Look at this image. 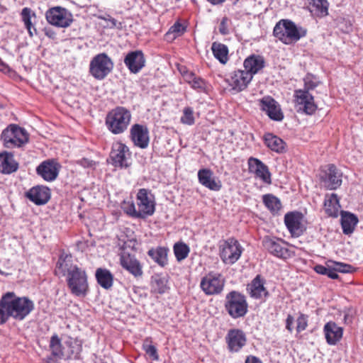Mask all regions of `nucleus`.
<instances>
[{
    "instance_id": "nucleus-1",
    "label": "nucleus",
    "mask_w": 363,
    "mask_h": 363,
    "mask_svg": "<svg viewBox=\"0 0 363 363\" xmlns=\"http://www.w3.org/2000/svg\"><path fill=\"white\" fill-rule=\"evenodd\" d=\"M72 255L62 254L57 262V269L66 276V282L70 293L77 297H85L89 291L88 275L86 272L74 264Z\"/></svg>"
},
{
    "instance_id": "nucleus-2",
    "label": "nucleus",
    "mask_w": 363,
    "mask_h": 363,
    "mask_svg": "<svg viewBox=\"0 0 363 363\" xmlns=\"http://www.w3.org/2000/svg\"><path fill=\"white\" fill-rule=\"evenodd\" d=\"M34 303L26 296H17L14 292H7L0 299V325L9 318L16 320H24L33 310Z\"/></svg>"
},
{
    "instance_id": "nucleus-3",
    "label": "nucleus",
    "mask_w": 363,
    "mask_h": 363,
    "mask_svg": "<svg viewBox=\"0 0 363 363\" xmlns=\"http://www.w3.org/2000/svg\"><path fill=\"white\" fill-rule=\"evenodd\" d=\"M136 203L138 208L133 201H124L122 209L125 213L134 218L144 219L154 214L155 203L148 189H139L136 195Z\"/></svg>"
},
{
    "instance_id": "nucleus-4",
    "label": "nucleus",
    "mask_w": 363,
    "mask_h": 363,
    "mask_svg": "<svg viewBox=\"0 0 363 363\" xmlns=\"http://www.w3.org/2000/svg\"><path fill=\"white\" fill-rule=\"evenodd\" d=\"M273 34L283 43L290 45L305 37L307 35V29L297 26L291 20L282 19L275 25Z\"/></svg>"
},
{
    "instance_id": "nucleus-5",
    "label": "nucleus",
    "mask_w": 363,
    "mask_h": 363,
    "mask_svg": "<svg viewBox=\"0 0 363 363\" xmlns=\"http://www.w3.org/2000/svg\"><path fill=\"white\" fill-rule=\"evenodd\" d=\"M131 118L130 110L118 106L108 111L105 118V124L112 134L120 135L128 129Z\"/></svg>"
},
{
    "instance_id": "nucleus-6",
    "label": "nucleus",
    "mask_w": 363,
    "mask_h": 363,
    "mask_svg": "<svg viewBox=\"0 0 363 363\" xmlns=\"http://www.w3.org/2000/svg\"><path fill=\"white\" fill-rule=\"evenodd\" d=\"M224 307L233 319L243 318L248 311L245 296L237 291H231L226 294Z\"/></svg>"
},
{
    "instance_id": "nucleus-7",
    "label": "nucleus",
    "mask_w": 363,
    "mask_h": 363,
    "mask_svg": "<svg viewBox=\"0 0 363 363\" xmlns=\"http://www.w3.org/2000/svg\"><path fill=\"white\" fill-rule=\"evenodd\" d=\"M1 140L6 148L20 147L28 142L29 135L19 125L10 124L2 131Z\"/></svg>"
},
{
    "instance_id": "nucleus-8",
    "label": "nucleus",
    "mask_w": 363,
    "mask_h": 363,
    "mask_svg": "<svg viewBox=\"0 0 363 363\" xmlns=\"http://www.w3.org/2000/svg\"><path fill=\"white\" fill-rule=\"evenodd\" d=\"M113 62L107 54L95 55L89 64V73L97 80L104 79L113 70Z\"/></svg>"
},
{
    "instance_id": "nucleus-9",
    "label": "nucleus",
    "mask_w": 363,
    "mask_h": 363,
    "mask_svg": "<svg viewBox=\"0 0 363 363\" xmlns=\"http://www.w3.org/2000/svg\"><path fill=\"white\" fill-rule=\"evenodd\" d=\"M225 280L220 273L211 272L202 277L200 287L207 296L218 295L222 293Z\"/></svg>"
},
{
    "instance_id": "nucleus-10",
    "label": "nucleus",
    "mask_w": 363,
    "mask_h": 363,
    "mask_svg": "<svg viewBox=\"0 0 363 363\" xmlns=\"http://www.w3.org/2000/svg\"><path fill=\"white\" fill-rule=\"evenodd\" d=\"M48 23L57 28H67L73 21L72 14L62 6H54L45 12Z\"/></svg>"
},
{
    "instance_id": "nucleus-11",
    "label": "nucleus",
    "mask_w": 363,
    "mask_h": 363,
    "mask_svg": "<svg viewBox=\"0 0 363 363\" xmlns=\"http://www.w3.org/2000/svg\"><path fill=\"white\" fill-rule=\"evenodd\" d=\"M220 256L227 264H234L241 256L243 248L235 238H230L220 245Z\"/></svg>"
},
{
    "instance_id": "nucleus-12",
    "label": "nucleus",
    "mask_w": 363,
    "mask_h": 363,
    "mask_svg": "<svg viewBox=\"0 0 363 363\" xmlns=\"http://www.w3.org/2000/svg\"><path fill=\"white\" fill-rule=\"evenodd\" d=\"M111 163L116 168L126 169L130 167L128 159L130 157L129 148L121 142L113 144L110 152Z\"/></svg>"
},
{
    "instance_id": "nucleus-13",
    "label": "nucleus",
    "mask_w": 363,
    "mask_h": 363,
    "mask_svg": "<svg viewBox=\"0 0 363 363\" xmlns=\"http://www.w3.org/2000/svg\"><path fill=\"white\" fill-rule=\"evenodd\" d=\"M264 247L272 255L279 258L287 259L293 253L285 247L287 245L282 239L277 238L264 237L262 241Z\"/></svg>"
},
{
    "instance_id": "nucleus-14",
    "label": "nucleus",
    "mask_w": 363,
    "mask_h": 363,
    "mask_svg": "<svg viewBox=\"0 0 363 363\" xmlns=\"http://www.w3.org/2000/svg\"><path fill=\"white\" fill-rule=\"evenodd\" d=\"M260 109L274 121H281L284 115L279 104L272 96H264L259 100Z\"/></svg>"
},
{
    "instance_id": "nucleus-15",
    "label": "nucleus",
    "mask_w": 363,
    "mask_h": 363,
    "mask_svg": "<svg viewBox=\"0 0 363 363\" xmlns=\"http://www.w3.org/2000/svg\"><path fill=\"white\" fill-rule=\"evenodd\" d=\"M227 348L231 353L239 352L247 343V337L243 330L230 329L225 337Z\"/></svg>"
},
{
    "instance_id": "nucleus-16",
    "label": "nucleus",
    "mask_w": 363,
    "mask_h": 363,
    "mask_svg": "<svg viewBox=\"0 0 363 363\" xmlns=\"http://www.w3.org/2000/svg\"><path fill=\"white\" fill-rule=\"evenodd\" d=\"M294 98L295 102L299 106L298 111H301L307 115H312L318 108L313 96L307 91L295 90Z\"/></svg>"
},
{
    "instance_id": "nucleus-17",
    "label": "nucleus",
    "mask_w": 363,
    "mask_h": 363,
    "mask_svg": "<svg viewBox=\"0 0 363 363\" xmlns=\"http://www.w3.org/2000/svg\"><path fill=\"white\" fill-rule=\"evenodd\" d=\"M252 79L250 74H248L245 70L238 69L231 72L225 81L232 88V90L238 93L245 90Z\"/></svg>"
},
{
    "instance_id": "nucleus-18",
    "label": "nucleus",
    "mask_w": 363,
    "mask_h": 363,
    "mask_svg": "<svg viewBox=\"0 0 363 363\" xmlns=\"http://www.w3.org/2000/svg\"><path fill=\"white\" fill-rule=\"evenodd\" d=\"M60 167L55 160H47L37 167L36 173L45 181L52 182L57 177Z\"/></svg>"
},
{
    "instance_id": "nucleus-19",
    "label": "nucleus",
    "mask_w": 363,
    "mask_h": 363,
    "mask_svg": "<svg viewBox=\"0 0 363 363\" xmlns=\"http://www.w3.org/2000/svg\"><path fill=\"white\" fill-rule=\"evenodd\" d=\"M248 171L266 184H271V173L268 167L260 160L250 157L247 160Z\"/></svg>"
},
{
    "instance_id": "nucleus-20",
    "label": "nucleus",
    "mask_w": 363,
    "mask_h": 363,
    "mask_svg": "<svg viewBox=\"0 0 363 363\" xmlns=\"http://www.w3.org/2000/svg\"><path fill=\"white\" fill-rule=\"evenodd\" d=\"M25 196L37 206L46 204L50 199V189L45 186L37 185L25 193Z\"/></svg>"
},
{
    "instance_id": "nucleus-21",
    "label": "nucleus",
    "mask_w": 363,
    "mask_h": 363,
    "mask_svg": "<svg viewBox=\"0 0 363 363\" xmlns=\"http://www.w3.org/2000/svg\"><path fill=\"white\" fill-rule=\"evenodd\" d=\"M302 217V213L297 211L289 212L285 214L284 223L292 237L298 238L303 234Z\"/></svg>"
},
{
    "instance_id": "nucleus-22",
    "label": "nucleus",
    "mask_w": 363,
    "mask_h": 363,
    "mask_svg": "<svg viewBox=\"0 0 363 363\" xmlns=\"http://www.w3.org/2000/svg\"><path fill=\"white\" fill-rule=\"evenodd\" d=\"M130 137L135 146L142 149L148 146L149 131L146 126L138 123L133 125L130 130Z\"/></svg>"
},
{
    "instance_id": "nucleus-23",
    "label": "nucleus",
    "mask_w": 363,
    "mask_h": 363,
    "mask_svg": "<svg viewBox=\"0 0 363 363\" xmlns=\"http://www.w3.org/2000/svg\"><path fill=\"white\" fill-rule=\"evenodd\" d=\"M124 63L131 73H138L145 65L143 52L139 50L129 52L124 58Z\"/></svg>"
},
{
    "instance_id": "nucleus-24",
    "label": "nucleus",
    "mask_w": 363,
    "mask_h": 363,
    "mask_svg": "<svg viewBox=\"0 0 363 363\" xmlns=\"http://www.w3.org/2000/svg\"><path fill=\"white\" fill-rule=\"evenodd\" d=\"M120 264L123 269L135 277H139L143 275L142 264L134 255L126 252L122 253L120 256Z\"/></svg>"
},
{
    "instance_id": "nucleus-25",
    "label": "nucleus",
    "mask_w": 363,
    "mask_h": 363,
    "mask_svg": "<svg viewBox=\"0 0 363 363\" xmlns=\"http://www.w3.org/2000/svg\"><path fill=\"white\" fill-rule=\"evenodd\" d=\"M264 284L265 280L259 274L257 275L247 287L250 296L255 299L268 297L269 294Z\"/></svg>"
},
{
    "instance_id": "nucleus-26",
    "label": "nucleus",
    "mask_w": 363,
    "mask_h": 363,
    "mask_svg": "<svg viewBox=\"0 0 363 363\" xmlns=\"http://www.w3.org/2000/svg\"><path fill=\"white\" fill-rule=\"evenodd\" d=\"M326 342L328 345H335L342 337L343 330L335 322H328L323 328Z\"/></svg>"
},
{
    "instance_id": "nucleus-27",
    "label": "nucleus",
    "mask_w": 363,
    "mask_h": 363,
    "mask_svg": "<svg viewBox=\"0 0 363 363\" xmlns=\"http://www.w3.org/2000/svg\"><path fill=\"white\" fill-rule=\"evenodd\" d=\"M323 181L327 184L330 189H336L342 184V174L333 164L328 165Z\"/></svg>"
},
{
    "instance_id": "nucleus-28",
    "label": "nucleus",
    "mask_w": 363,
    "mask_h": 363,
    "mask_svg": "<svg viewBox=\"0 0 363 363\" xmlns=\"http://www.w3.org/2000/svg\"><path fill=\"white\" fill-rule=\"evenodd\" d=\"M212 176L213 172L208 169H201L198 172L199 181L203 186L212 191H219L222 187L221 183Z\"/></svg>"
},
{
    "instance_id": "nucleus-29",
    "label": "nucleus",
    "mask_w": 363,
    "mask_h": 363,
    "mask_svg": "<svg viewBox=\"0 0 363 363\" xmlns=\"http://www.w3.org/2000/svg\"><path fill=\"white\" fill-rule=\"evenodd\" d=\"M0 167L2 174H10L18 169L19 164L12 153L4 152L0 153Z\"/></svg>"
},
{
    "instance_id": "nucleus-30",
    "label": "nucleus",
    "mask_w": 363,
    "mask_h": 363,
    "mask_svg": "<svg viewBox=\"0 0 363 363\" xmlns=\"http://www.w3.org/2000/svg\"><path fill=\"white\" fill-rule=\"evenodd\" d=\"M264 60L260 55H252L247 57L243 63L245 71L250 74L252 78L264 67Z\"/></svg>"
},
{
    "instance_id": "nucleus-31",
    "label": "nucleus",
    "mask_w": 363,
    "mask_h": 363,
    "mask_svg": "<svg viewBox=\"0 0 363 363\" xmlns=\"http://www.w3.org/2000/svg\"><path fill=\"white\" fill-rule=\"evenodd\" d=\"M264 142L265 145L272 151L277 153H284L286 152V143L273 133H265L264 135Z\"/></svg>"
},
{
    "instance_id": "nucleus-32",
    "label": "nucleus",
    "mask_w": 363,
    "mask_h": 363,
    "mask_svg": "<svg viewBox=\"0 0 363 363\" xmlns=\"http://www.w3.org/2000/svg\"><path fill=\"white\" fill-rule=\"evenodd\" d=\"M169 249L167 247L159 246L152 247L147 252V255L159 266L164 267L168 263L167 255Z\"/></svg>"
},
{
    "instance_id": "nucleus-33",
    "label": "nucleus",
    "mask_w": 363,
    "mask_h": 363,
    "mask_svg": "<svg viewBox=\"0 0 363 363\" xmlns=\"http://www.w3.org/2000/svg\"><path fill=\"white\" fill-rule=\"evenodd\" d=\"M357 223L358 218L354 214L347 211L341 212V225L344 234L352 233Z\"/></svg>"
},
{
    "instance_id": "nucleus-34",
    "label": "nucleus",
    "mask_w": 363,
    "mask_h": 363,
    "mask_svg": "<svg viewBox=\"0 0 363 363\" xmlns=\"http://www.w3.org/2000/svg\"><path fill=\"white\" fill-rule=\"evenodd\" d=\"M97 283L104 289H110L113 284V275L107 269L98 268L96 271Z\"/></svg>"
},
{
    "instance_id": "nucleus-35",
    "label": "nucleus",
    "mask_w": 363,
    "mask_h": 363,
    "mask_svg": "<svg viewBox=\"0 0 363 363\" xmlns=\"http://www.w3.org/2000/svg\"><path fill=\"white\" fill-rule=\"evenodd\" d=\"M329 3L327 0H311L310 11L317 17H324L328 14Z\"/></svg>"
},
{
    "instance_id": "nucleus-36",
    "label": "nucleus",
    "mask_w": 363,
    "mask_h": 363,
    "mask_svg": "<svg viewBox=\"0 0 363 363\" xmlns=\"http://www.w3.org/2000/svg\"><path fill=\"white\" fill-rule=\"evenodd\" d=\"M65 345L68 347L67 358L78 359L82 350V342L77 338L69 337L65 342Z\"/></svg>"
},
{
    "instance_id": "nucleus-37",
    "label": "nucleus",
    "mask_w": 363,
    "mask_h": 363,
    "mask_svg": "<svg viewBox=\"0 0 363 363\" xmlns=\"http://www.w3.org/2000/svg\"><path fill=\"white\" fill-rule=\"evenodd\" d=\"M211 50L215 58L221 64L225 65L228 60V48L227 45L214 42L212 43Z\"/></svg>"
},
{
    "instance_id": "nucleus-38",
    "label": "nucleus",
    "mask_w": 363,
    "mask_h": 363,
    "mask_svg": "<svg viewBox=\"0 0 363 363\" xmlns=\"http://www.w3.org/2000/svg\"><path fill=\"white\" fill-rule=\"evenodd\" d=\"M21 16L22 21L23 22L24 26L28 30L29 36L30 38L33 37V33H32V28L35 31V35H37V30L31 22L32 16L35 17V12L33 11L31 9L28 7H25L22 9Z\"/></svg>"
},
{
    "instance_id": "nucleus-39",
    "label": "nucleus",
    "mask_w": 363,
    "mask_h": 363,
    "mask_svg": "<svg viewBox=\"0 0 363 363\" xmlns=\"http://www.w3.org/2000/svg\"><path fill=\"white\" fill-rule=\"evenodd\" d=\"M340 207L339 199L335 194H332L325 201V212L330 216L337 217Z\"/></svg>"
},
{
    "instance_id": "nucleus-40",
    "label": "nucleus",
    "mask_w": 363,
    "mask_h": 363,
    "mask_svg": "<svg viewBox=\"0 0 363 363\" xmlns=\"http://www.w3.org/2000/svg\"><path fill=\"white\" fill-rule=\"evenodd\" d=\"M262 201L265 206L273 214L277 213L281 208L280 200L272 194H265L262 196Z\"/></svg>"
},
{
    "instance_id": "nucleus-41",
    "label": "nucleus",
    "mask_w": 363,
    "mask_h": 363,
    "mask_svg": "<svg viewBox=\"0 0 363 363\" xmlns=\"http://www.w3.org/2000/svg\"><path fill=\"white\" fill-rule=\"evenodd\" d=\"M314 271L322 275H325L332 279H337L339 276L333 271V265H332V260H328L325 262V265L317 264L314 267Z\"/></svg>"
},
{
    "instance_id": "nucleus-42",
    "label": "nucleus",
    "mask_w": 363,
    "mask_h": 363,
    "mask_svg": "<svg viewBox=\"0 0 363 363\" xmlns=\"http://www.w3.org/2000/svg\"><path fill=\"white\" fill-rule=\"evenodd\" d=\"M151 286L154 292L160 294H164L168 289L167 281L164 277L157 274L152 278Z\"/></svg>"
},
{
    "instance_id": "nucleus-43",
    "label": "nucleus",
    "mask_w": 363,
    "mask_h": 363,
    "mask_svg": "<svg viewBox=\"0 0 363 363\" xmlns=\"http://www.w3.org/2000/svg\"><path fill=\"white\" fill-rule=\"evenodd\" d=\"M50 348L51 354L55 359H62L64 357V353L62 351V346L61 340L57 335H53L50 341Z\"/></svg>"
},
{
    "instance_id": "nucleus-44",
    "label": "nucleus",
    "mask_w": 363,
    "mask_h": 363,
    "mask_svg": "<svg viewBox=\"0 0 363 363\" xmlns=\"http://www.w3.org/2000/svg\"><path fill=\"white\" fill-rule=\"evenodd\" d=\"M186 30V26L177 21L169 28L165 35L167 38H171L172 40H174L177 37L182 36Z\"/></svg>"
},
{
    "instance_id": "nucleus-45",
    "label": "nucleus",
    "mask_w": 363,
    "mask_h": 363,
    "mask_svg": "<svg viewBox=\"0 0 363 363\" xmlns=\"http://www.w3.org/2000/svg\"><path fill=\"white\" fill-rule=\"evenodd\" d=\"M173 250L175 257L178 262L186 259L190 252L189 247L184 242L175 243Z\"/></svg>"
},
{
    "instance_id": "nucleus-46",
    "label": "nucleus",
    "mask_w": 363,
    "mask_h": 363,
    "mask_svg": "<svg viewBox=\"0 0 363 363\" xmlns=\"http://www.w3.org/2000/svg\"><path fill=\"white\" fill-rule=\"evenodd\" d=\"M143 350L145 352L146 354L148 355L152 360H158L159 355L157 352V349L155 345H152L151 337H147L145 339L143 343Z\"/></svg>"
},
{
    "instance_id": "nucleus-47",
    "label": "nucleus",
    "mask_w": 363,
    "mask_h": 363,
    "mask_svg": "<svg viewBox=\"0 0 363 363\" xmlns=\"http://www.w3.org/2000/svg\"><path fill=\"white\" fill-rule=\"evenodd\" d=\"M332 265H333V271L335 273H352L355 271V267L353 266L345 264L343 262H335L332 260Z\"/></svg>"
},
{
    "instance_id": "nucleus-48",
    "label": "nucleus",
    "mask_w": 363,
    "mask_h": 363,
    "mask_svg": "<svg viewBox=\"0 0 363 363\" xmlns=\"http://www.w3.org/2000/svg\"><path fill=\"white\" fill-rule=\"evenodd\" d=\"M184 124L191 125L194 123V111L191 107H185L183 110V115L180 119Z\"/></svg>"
},
{
    "instance_id": "nucleus-49",
    "label": "nucleus",
    "mask_w": 363,
    "mask_h": 363,
    "mask_svg": "<svg viewBox=\"0 0 363 363\" xmlns=\"http://www.w3.org/2000/svg\"><path fill=\"white\" fill-rule=\"evenodd\" d=\"M304 89L302 91H307L309 92L310 90L314 89L318 86L319 82L316 80L315 76L311 74H308L303 78Z\"/></svg>"
},
{
    "instance_id": "nucleus-50",
    "label": "nucleus",
    "mask_w": 363,
    "mask_h": 363,
    "mask_svg": "<svg viewBox=\"0 0 363 363\" xmlns=\"http://www.w3.org/2000/svg\"><path fill=\"white\" fill-rule=\"evenodd\" d=\"M207 82L201 77L196 76L195 79L190 84L191 87L198 92L206 91Z\"/></svg>"
},
{
    "instance_id": "nucleus-51",
    "label": "nucleus",
    "mask_w": 363,
    "mask_h": 363,
    "mask_svg": "<svg viewBox=\"0 0 363 363\" xmlns=\"http://www.w3.org/2000/svg\"><path fill=\"white\" fill-rule=\"evenodd\" d=\"M308 316L302 313H299V315L296 320V331L297 333H301L305 330L308 327Z\"/></svg>"
},
{
    "instance_id": "nucleus-52",
    "label": "nucleus",
    "mask_w": 363,
    "mask_h": 363,
    "mask_svg": "<svg viewBox=\"0 0 363 363\" xmlns=\"http://www.w3.org/2000/svg\"><path fill=\"white\" fill-rule=\"evenodd\" d=\"M228 21H229L228 18L226 16H224L220 23L218 30H219L220 33L223 35H226L229 34V30H228Z\"/></svg>"
},
{
    "instance_id": "nucleus-53",
    "label": "nucleus",
    "mask_w": 363,
    "mask_h": 363,
    "mask_svg": "<svg viewBox=\"0 0 363 363\" xmlns=\"http://www.w3.org/2000/svg\"><path fill=\"white\" fill-rule=\"evenodd\" d=\"M181 74L182 75L184 81L188 83L189 85L192 82V81L195 79L196 74L193 72L186 70L183 72L182 69H179Z\"/></svg>"
},
{
    "instance_id": "nucleus-54",
    "label": "nucleus",
    "mask_w": 363,
    "mask_h": 363,
    "mask_svg": "<svg viewBox=\"0 0 363 363\" xmlns=\"http://www.w3.org/2000/svg\"><path fill=\"white\" fill-rule=\"evenodd\" d=\"M101 18L106 21H108L110 23L111 28H116L118 29L122 28V23L109 15H108L106 18L102 17Z\"/></svg>"
},
{
    "instance_id": "nucleus-55",
    "label": "nucleus",
    "mask_w": 363,
    "mask_h": 363,
    "mask_svg": "<svg viewBox=\"0 0 363 363\" xmlns=\"http://www.w3.org/2000/svg\"><path fill=\"white\" fill-rule=\"evenodd\" d=\"M294 322V318L292 315L289 314L286 319V329L291 333L293 332V324Z\"/></svg>"
},
{
    "instance_id": "nucleus-56",
    "label": "nucleus",
    "mask_w": 363,
    "mask_h": 363,
    "mask_svg": "<svg viewBox=\"0 0 363 363\" xmlns=\"http://www.w3.org/2000/svg\"><path fill=\"white\" fill-rule=\"evenodd\" d=\"M43 31L45 35L49 38L52 40L55 39L56 33L51 28L45 27L43 28Z\"/></svg>"
},
{
    "instance_id": "nucleus-57",
    "label": "nucleus",
    "mask_w": 363,
    "mask_h": 363,
    "mask_svg": "<svg viewBox=\"0 0 363 363\" xmlns=\"http://www.w3.org/2000/svg\"><path fill=\"white\" fill-rule=\"evenodd\" d=\"M79 164L84 167H90L94 164V162L86 158H83L79 162Z\"/></svg>"
},
{
    "instance_id": "nucleus-58",
    "label": "nucleus",
    "mask_w": 363,
    "mask_h": 363,
    "mask_svg": "<svg viewBox=\"0 0 363 363\" xmlns=\"http://www.w3.org/2000/svg\"><path fill=\"white\" fill-rule=\"evenodd\" d=\"M245 363H262V362L258 357L250 355L247 357Z\"/></svg>"
},
{
    "instance_id": "nucleus-59",
    "label": "nucleus",
    "mask_w": 363,
    "mask_h": 363,
    "mask_svg": "<svg viewBox=\"0 0 363 363\" xmlns=\"http://www.w3.org/2000/svg\"><path fill=\"white\" fill-rule=\"evenodd\" d=\"M0 71L4 73H8L11 71L9 66L1 60L0 58Z\"/></svg>"
},
{
    "instance_id": "nucleus-60",
    "label": "nucleus",
    "mask_w": 363,
    "mask_h": 363,
    "mask_svg": "<svg viewBox=\"0 0 363 363\" xmlns=\"http://www.w3.org/2000/svg\"><path fill=\"white\" fill-rule=\"evenodd\" d=\"M58 359H55L51 354L50 356H48L45 359V363H56Z\"/></svg>"
},
{
    "instance_id": "nucleus-61",
    "label": "nucleus",
    "mask_w": 363,
    "mask_h": 363,
    "mask_svg": "<svg viewBox=\"0 0 363 363\" xmlns=\"http://www.w3.org/2000/svg\"><path fill=\"white\" fill-rule=\"evenodd\" d=\"M210 4L213 5H219L222 4L225 0H207Z\"/></svg>"
},
{
    "instance_id": "nucleus-62",
    "label": "nucleus",
    "mask_w": 363,
    "mask_h": 363,
    "mask_svg": "<svg viewBox=\"0 0 363 363\" xmlns=\"http://www.w3.org/2000/svg\"><path fill=\"white\" fill-rule=\"evenodd\" d=\"M7 9L4 6L0 4V13H4L6 11Z\"/></svg>"
},
{
    "instance_id": "nucleus-63",
    "label": "nucleus",
    "mask_w": 363,
    "mask_h": 363,
    "mask_svg": "<svg viewBox=\"0 0 363 363\" xmlns=\"http://www.w3.org/2000/svg\"><path fill=\"white\" fill-rule=\"evenodd\" d=\"M179 69H182L183 72H185L186 70H187V69L185 67H182Z\"/></svg>"
},
{
    "instance_id": "nucleus-64",
    "label": "nucleus",
    "mask_w": 363,
    "mask_h": 363,
    "mask_svg": "<svg viewBox=\"0 0 363 363\" xmlns=\"http://www.w3.org/2000/svg\"><path fill=\"white\" fill-rule=\"evenodd\" d=\"M32 33H33V35H34V34H35V31L33 30V28H32Z\"/></svg>"
}]
</instances>
